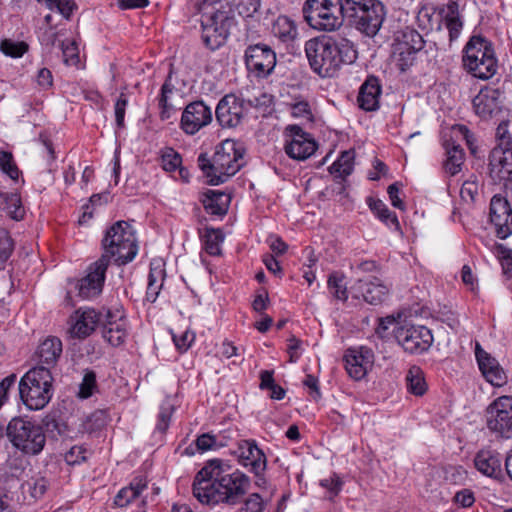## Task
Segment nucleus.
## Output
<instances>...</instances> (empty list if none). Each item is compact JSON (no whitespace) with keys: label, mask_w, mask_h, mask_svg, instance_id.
<instances>
[{"label":"nucleus","mask_w":512,"mask_h":512,"mask_svg":"<svg viewBox=\"0 0 512 512\" xmlns=\"http://www.w3.org/2000/svg\"><path fill=\"white\" fill-rule=\"evenodd\" d=\"M230 466L220 459H212L196 474L193 495L207 505L235 504L250 485L249 478L239 470L228 472Z\"/></svg>","instance_id":"f257e3e1"},{"label":"nucleus","mask_w":512,"mask_h":512,"mask_svg":"<svg viewBox=\"0 0 512 512\" xmlns=\"http://www.w3.org/2000/svg\"><path fill=\"white\" fill-rule=\"evenodd\" d=\"M304 50L313 72L323 78L335 76L343 65L351 64L357 58L352 42L337 41L330 36L309 39Z\"/></svg>","instance_id":"f03ea898"},{"label":"nucleus","mask_w":512,"mask_h":512,"mask_svg":"<svg viewBox=\"0 0 512 512\" xmlns=\"http://www.w3.org/2000/svg\"><path fill=\"white\" fill-rule=\"evenodd\" d=\"M244 154L245 149L241 143L226 139L216 146L211 159L206 153H201L197 163L207 182L217 186L226 182L245 165Z\"/></svg>","instance_id":"7ed1b4c3"},{"label":"nucleus","mask_w":512,"mask_h":512,"mask_svg":"<svg viewBox=\"0 0 512 512\" xmlns=\"http://www.w3.org/2000/svg\"><path fill=\"white\" fill-rule=\"evenodd\" d=\"M462 65L475 78H492L498 70L493 44L482 36H472L463 48Z\"/></svg>","instance_id":"20e7f679"},{"label":"nucleus","mask_w":512,"mask_h":512,"mask_svg":"<svg viewBox=\"0 0 512 512\" xmlns=\"http://www.w3.org/2000/svg\"><path fill=\"white\" fill-rule=\"evenodd\" d=\"M20 399L29 410H41L53 396V376L50 370L37 366L28 370L18 385Z\"/></svg>","instance_id":"39448f33"},{"label":"nucleus","mask_w":512,"mask_h":512,"mask_svg":"<svg viewBox=\"0 0 512 512\" xmlns=\"http://www.w3.org/2000/svg\"><path fill=\"white\" fill-rule=\"evenodd\" d=\"M102 246L104 253L101 257H106L109 262L113 259L117 265L131 262L138 252L135 233L126 221H117L106 231Z\"/></svg>","instance_id":"423d86ee"},{"label":"nucleus","mask_w":512,"mask_h":512,"mask_svg":"<svg viewBox=\"0 0 512 512\" xmlns=\"http://www.w3.org/2000/svg\"><path fill=\"white\" fill-rule=\"evenodd\" d=\"M497 145L489 157V174L495 183L503 182V189H511L512 182V133L509 123L501 122L496 129Z\"/></svg>","instance_id":"0eeeda50"},{"label":"nucleus","mask_w":512,"mask_h":512,"mask_svg":"<svg viewBox=\"0 0 512 512\" xmlns=\"http://www.w3.org/2000/svg\"><path fill=\"white\" fill-rule=\"evenodd\" d=\"M344 16L368 37H374L380 30L386 16L383 3L379 0H344Z\"/></svg>","instance_id":"6e6552de"},{"label":"nucleus","mask_w":512,"mask_h":512,"mask_svg":"<svg viewBox=\"0 0 512 512\" xmlns=\"http://www.w3.org/2000/svg\"><path fill=\"white\" fill-rule=\"evenodd\" d=\"M302 12L307 24L318 31L332 32L343 23L342 0H306Z\"/></svg>","instance_id":"1a4fd4ad"},{"label":"nucleus","mask_w":512,"mask_h":512,"mask_svg":"<svg viewBox=\"0 0 512 512\" xmlns=\"http://www.w3.org/2000/svg\"><path fill=\"white\" fill-rule=\"evenodd\" d=\"M7 437L13 447L28 456L40 454L46 444L43 428L34 421L13 418L7 425Z\"/></svg>","instance_id":"9d476101"},{"label":"nucleus","mask_w":512,"mask_h":512,"mask_svg":"<svg viewBox=\"0 0 512 512\" xmlns=\"http://www.w3.org/2000/svg\"><path fill=\"white\" fill-rule=\"evenodd\" d=\"M234 22L228 4L220 7H211L201 15V38L204 45L211 51L223 46L229 36L230 28Z\"/></svg>","instance_id":"9b49d317"},{"label":"nucleus","mask_w":512,"mask_h":512,"mask_svg":"<svg viewBox=\"0 0 512 512\" xmlns=\"http://www.w3.org/2000/svg\"><path fill=\"white\" fill-rule=\"evenodd\" d=\"M465 141L472 153H475L473 136L465 125H453L449 132V138L445 134L443 146L446 151V160L444 162L445 172L451 176L461 171L464 163V151L460 142Z\"/></svg>","instance_id":"f8f14e48"},{"label":"nucleus","mask_w":512,"mask_h":512,"mask_svg":"<svg viewBox=\"0 0 512 512\" xmlns=\"http://www.w3.org/2000/svg\"><path fill=\"white\" fill-rule=\"evenodd\" d=\"M251 109L250 100L230 93L219 100L215 108V117L222 128H236L245 122Z\"/></svg>","instance_id":"ddd939ff"},{"label":"nucleus","mask_w":512,"mask_h":512,"mask_svg":"<svg viewBox=\"0 0 512 512\" xmlns=\"http://www.w3.org/2000/svg\"><path fill=\"white\" fill-rule=\"evenodd\" d=\"M424 40L414 29L406 27L395 34L392 58L401 71L410 67L416 54L423 48Z\"/></svg>","instance_id":"4468645a"},{"label":"nucleus","mask_w":512,"mask_h":512,"mask_svg":"<svg viewBox=\"0 0 512 512\" xmlns=\"http://www.w3.org/2000/svg\"><path fill=\"white\" fill-rule=\"evenodd\" d=\"M397 343L410 354H422L433 344V334L424 325L403 323L397 325L394 330Z\"/></svg>","instance_id":"2eb2a0df"},{"label":"nucleus","mask_w":512,"mask_h":512,"mask_svg":"<svg viewBox=\"0 0 512 512\" xmlns=\"http://www.w3.org/2000/svg\"><path fill=\"white\" fill-rule=\"evenodd\" d=\"M487 427L498 436L512 438V397L501 396L494 400L487 409Z\"/></svg>","instance_id":"dca6fc26"},{"label":"nucleus","mask_w":512,"mask_h":512,"mask_svg":"<svg viewBox=\"0 0 512 512\" xmlns=\"http://www.w3.org/2000/svg\"><path fill=\"white\" fill-rule=\"evenodd\" d=\"M108 266L106 257H100L88 266L87 274L76 281L75 288L80 298L89 300L101 294Z\"/></svg>","instance_id":"f3484780"},{"label":"nucleus","mask_w":512,"mask_h":512,"mask_svg":"<svg viewBox=\"0 0 512 512\" xmlns=\"http://www.w3.org/2000/svg\"><path fill=\"white\" fill-rule=\"evenodd\" d=\"M213 112L204 101H193L184 108L179 127L184 134L193 136L211 124Z\"/></svg>","instance_id":"a211bd4d"},{"label":"nucleus","mask_w":512,"mask_h":512,"mask_svg":"<svg viewBox=\"0 0 512 512\" xmlns=\"http://www.w3.org/2000/svg\"><path fill=\"white\" fill-rule=\"evenodd\" d=\"M285 137V151L293 159L305 160L317 149L315 139L298 125H288L285 129Z\"/></svg>","instance_id":"6ab92c4d"},{"label":"nucleus","mask_w":512,"mask_h":512,"mask_svg":"<svg viewBox=\"0 0 512 512\" xmlns=\"http://www.w3.org/2000/svg\"><path fill=\"white\" fill-rule=\"evenodd\" d=\"M104 317L105 311L101 312L89 307L78 308L69 319V333L71 337L77 339L87 338L99 325H102Z\"/></svg>","instance_id":"aec40b11"},{"label":"nucleus","mask_w":512,"mask_h":512,"mask_svg":"<svg viewBox=\"0 0 512 512\" xmlns=\"http://www.w3.org/2000/svg\"><path fill=\"white\" fill-rule=\"evenodd\" d=\"M348 375L358 381L363 379L374 364V353L366 346L350 347L343 356Z\"/></svg>","instance_id":"412c9836"},{"label":"nucleus","mask_w":512,"mask_h":512,"mask_svg":"<svg viewBox=\"0 0 512 512\" xmlns=\"http://www.w3.org/2000/svg\"><path fill=\"white\" fill-rule=\"evenodd\" d=\"M489 215L498 238L506 239L512 235V208L502 194H494L492 197Z\"/></svg>","instance_id":"4be33fe9"},{"label":"nucleus","mask_w":512,"mask_h":512,"mask_svg":"<svg viewBox=\"0 0 512 512\" xmlns=\"http://www.w3.org/2000/svg\"><path fill=\"white\" fill-rule=\"evenodd\" d=\"M127 332V319L124 312L116 309L105 310L102 323V336L112 346L117 347L124 343Z\"/></svg>","instance_id":"5701e85b"},{"label":"nucleus","mask_w":512,"mask_h":512,"mask_svg":"<svg viewBox=\"0 0 512 512\" xmlns=\"http://www.w3.org/2000/svg\"><path fill=\"white\" fill-rule=\"evenodd\" d=\"M503 100L504 94L499 89L485 87L474 97L473 108L479 117L488 119L501 111Z\"/></svg>","instance_id":"b1692460"},{"label":"nucleus","mask_w":512,"mask_h":512,"mask_svg":"<svg viewBox=\"0 0 512 512\" xmlns=\"http://www.w3.org/2000/svg\"><path fill=\"white\" fill-rule=\"evenodd\" d=\"M356 297H362L365 302L371 305L382 303L389 292V288L383 281L375 276L358 278L352 286Z\"/></svg>","instance_id":"393cba45"},{"label":"nucleus","mask_w":512,"mask_h":512,"mask_svg":"<svg viewBox=\"0 0 512 512\" xmlns=\"http://www.w3.org/2000/svg\"><path fill=\"white\" fill-rule=\"evenodd\" d=\"M475 355L480 371L485 379L495 387H502L507 382V375L498 361L476 344Z\"/></svg>","instance_id":"a878e982"},{"label":"nucleus","mask_w":512,"mask_h":512,"mask_svg":"<svg viewBox=\"0 0 512 512\" xmlns=\"http://www.w3.org/2000/svg\"><path fill=\"white\" fill-rule=\"evenodd\" d=\"M161 167L172 175L176 180L184 183L189 182L190 173L182 166L181 155L172 147H164L159 152Z\"/></svg>","instance_id":"bb28decb"},{"label":"nucleus","mask_w":512,"mask_h":512,"mask_svg":"<svg viewBox=\"0 0 512 512\" xmlns=\"http://www.w3.org/2000/svg\"><path fill=\"white\" fill-rule=\"evenodd\" d=\"M381 95V86L376 77H368L361 85L357 102L359 107L366 111H374L379 107V97Z\"/></svg>","instance_id":"cd10ccee"},{"label":"nucleus","mask_w":512,"mask_h":512,"mask_svg":"<svg viewBox=\"0 0 512 512\" xmlns=\"http://www.w3.org/2000/svg\"><path fill=\"white\" fill-rule=\"evenodd\" d=\"M148 489V480L144 476L134 477L128 486L118 491L114 498V503L118 507H127L133 501L140 498L145 490Z\"/></svg>","instance_id":"c85d7f7f"},{"label":"nucleus","mask_w":512,"mask_h":512,"mask_svg":"<svg viewBox=\"0 0 512 512\" xmlns=\"http://www.w3.org/2000/svg\"><path fill=\"white\" fill-rule=\"evenodd\" d=\"M442 22L449 32L450 41L458 39L463 28V22L459 13V4L457 1L450 0L441 10Z\"/></svg>","instance_id":"c756f323"},{"label":"nucleus","mask_w":512,"mask_h":512,"mask_svg":"<svg viewBox=\"0 0 512 512\" xmlns=\"http://www.w3.org/2000/svg\"><path fill=\"white\" fill-rule=\"evenodd\" d=\"M231 194H203L201 203L211 217L222 219L231 204Z\"/></svg>","instance_id":"7c9ffc66"},{"label":"nucleus","mask_w":512,"mask_h":512,"mask_svg":"<svg viewBox=\"0 0 512 512\" xmlns=\"http://www.w3.org/2000/svg\"><path fill=\"white\" fill-rule=\"evenodd\" d=\"M203 250L210 256L222 255V244L225 234L221 228L205 227L199 230Z\"/></svg>","instance_id":"2f4dec72"},{"label":"nucleus","mask_w":512,"mask_h":512,"mask_svg":"<svg viewBox=\"0 0 512 512\" xmlns=\"http://www.w3.org/2000/svg\"><path fill=\"white\" fill-rule=\"evenodd\" d=\"M166 277L164 263L161 260H153L150 263V271L148 275V285L146 298L150 302H155L163 287Z\"/></svg>","instance_id":"473e14b6"},{"label":"nucleus","mask_w":512,"mask_h":512,"mask_svg":"<svg viewBox=\"0 0 512 512\" xmlns=\"http://www.w3.org/2000/svg\"><path fill=\"white\" fill-rule=\"evenodd\" d=\"M476 469L488 477H497L501 474V459L499 454L490 450H480L474 459Z\"/></svg>","instance_id":"72a5a7b5"},{"label":"nucleus","mask_w":512,"mask_h":512,"mask_svg":"<svg viewBox=\"0 0 512 512\" xmlns=\"http://www.w3.org/2000/svg\"><path fill=\"white\" fill-rule=\"evenodd\" d=\"M255 449L256 442L254 440H240L237 443V448L233 451L238 463L252 473H256Z\"/></svg>","instance_id":"f704fd0d"},{"label":"nucleus","mask_w":512,"mask_h":512,"mask_svg":"<svg viewBox=\"0 0 512 512\" xmlns=\"http://www.w3.org/2000/svg\"><path fill=\"white\" fill-rule=\"evenodd\" d=\"M271 32L284 43L291 42L298 36V28L295 21L287 16H279L273 22Z\"/></svg>","instance_id":"c9c22d12"},{"label":"nucleus","mask_w":512,"mask_h":512,"mask_svg":"<svg viewBox=\"0 0 512 512\" xmlns=\"http://www.w3.org/2000/svg\"><path fill=\"white\" fill-rule=\"evenodd\" d=\"M62 353V342L57 337H48L38 347L37 355L40 362L54 364Z\"/></svg>","instance_id":"e433bc0d"},{"label":"nucleus","mask_w":512,"mask_h":512,"mask_svg":"<svg viewBox=\"0 0 512 512\" xmlns=\"http://www.w3.org/2000/svg\"><path fill=\"white\" fill-rule=\"evenodd\" d=\"M0 208L11 219L19 221L25 215L20 194H0Z\"/></svg>","instance_id":"4c0bfd02"},{"label":"nucleus","mask_w":512,"mask_h":512,"mask_svg":"<svg viewBox=\"0 0 512 512\" xmlns=\"http://www.w3.org/2000/svg\"><path fill=\"white\" fill-rule=\"evenodd\" d=\"M369 208L374 215L389 227L395 230L400 229V224L395 213L391 212L388 207L379 199L370 196L366 200Z\"/></svg>","instance_id":"58836bf2"},{"label":"nucleus","mask_w":512,"mask_h":512,"mask_svg":"<svg viewBox=\"0 0 512 512\" xmlns=\"http://www.w3.org/2000/svg\"><path fill=\"white\" fill-rule=\"evenodd\" d=\"M355 154L348 150L341 153L338 159L330 166L329 171L335 179L345 180L354 169Z\"/></svg>","instance_id":"ea45409f"},{"label":"nucleus","mask_w":512,"mask_h":512,"mask_svg":"<svg viewBox=\"0 0 512 512\" xmlns=\"http://www.w3.org/2000/svg\"><path fill=\"white\" fill-rule=\"evenodd\" d=\"M259 389L268 392L272 400H282L286 396V390L278 385L274 379V370H262L259 374Z\"/></svg>","instance_id":"a19ab883"},{"label":"nucleus","mask_w":512,"mask_h":512,"mask_svg":"<svg viewBox=\"0 0 512 512\" xmlns=\"http://www.w3.org/2000/svg\"><path fill=\"white\" fill-rule=\"evenodd\" d=\"M407 390L415 396H422L427 391V383L423 370L419 366H411L406 375Z\"/></svg>","instance_id":"79ce46f5"},{"label":"nucleus","mask_w":512,"mask_h":512,"mask_svg":"<svg viewBox=\"0 0 512 512\" xmlns=\"http://www.w3.org/2000/svg\"><path fill=\"white\" fill-rule=\"evenodd\" d=\"M260 54H258V78L266 77L271 74L276 66V53L266 45L260 46Z\"/></svg>","instance_id":"37998d69"},{"label":"nucleus","mask_w":512,"mask_h":512,"mask_svg":"<svg viewBox=\"0 0 512 512\" xmlns=\"http://www.w3.org/2000/svg\"><path fill=\"white\" fill-rule=\"evenodd\" d=\"M174 91V85L172 84V73L170 72L165 82L161 87V93L159 96V107L160 118L162 120L169 119L171 117L172 106L168 103L169 95Z\"/></svg>","instance_id":"c03bdc74"},{"label":"nucleus","mask_w":512,"mask_h":512,"mask_svg":"<svg viewBox=\"0 0 512 512\" xmlns=\"http://www.w3.org/2000/svg\"><path fill=\"white\" fill-rule=\"evenodd\" d=\"M330 294L339 301L345 302L348 299V291L344 283V277L338 273H332L327 281Z\"/></svg>","instance_id":"a18cd8bd"},{"label":"nucleus","mask_w":512,"mask_h":512,"mask_svg":"<svg viewBox=\"0 0 512 512\" xmlns=\"http://www.w3.org/2000/svg\"><path fill=\"white\" fill-rule=\"evenodd\" d=\"M63 53V60L66 65L78 66L80 62L79 47L75 40L66 39L60 43Z\"/></svg>","instance_id":"49530a36"},{"label":"nucleus","mask_w":512,"mask_h":512,"mask_svg":"<svg viewBox=\"0 0 512 512\" xmlns=\"http://www.w3.org/2000/svg\"><path fill=\"white\" fill-rule=\"evenodd\" d=\"M175 407L170 398H166L159 410L158 421L156 424V430L164 433L168 429L171 421L172 414L174 413Z\"/></svg>","instance_id":"de8ad7c7"},{"label":"nucleus","mask_w":512,"mask_h":512,"mask_svg":"<svg viewBox=\"0 0 512 512\" xmlns=\"http://www.w3.org/2000/svg\"><path fill=\"white\" fill-rule=\"evenodd\" d=\"M269 304L268 294L265 292V296L258 293V332L265 333L273 325V318L262 312Z\"/></svg>","instance_id":"09e8293b"},{"label":"nucleus","mask_w":512,"mask_h":512,"mask_svg":"<svg viewBox=\"0 0 512 512\" xmlns=\"http://www.w3.org/2000/svg\"><path fill=\"white\" fill-rule=\"evenodd\" d=\"M39 3L44 4L48 9L56 10L64 18L69 19L72 15L76 4L73 0H37Z\"/></svg>","instance_id":"8fccbe9b"},{"label":"nucleus","mask_w":512,"mask_h":512,"mask_svg":"<svg viewBox=\"0 0 512 512\" xmlns=\"http://www.w3.org/2000/svg\"><path fill=\"white\" fill-rule=\"evenodd\" d=\"M0 50L6 56H10L12 58H19L27 52L28 44L24 41L4 39L0 44Z\"/></svg>","instance_id":"3c124183"},{"label":"nucleus","mask_w":512,"mask_h":512,"mask_svg":"<svg viewBox=\"0 0 512 512\" xmlns=\"http://www.w3.org/2000/svg\"><path fill=\"white\" fill-rule=\"evenodd\" d=\"M96 388V374L94 371L87 370L80 383L78 396L82 399H87L93 395Z\"/></svg>","instance_id":"603ef678"},{"label":"nucleus","mask_w":512,"mask_h":512,"mask_svg":"<svg viewBox=\"0 0 512 512\" xmlns=\"http://www.w3.org/2000/svg\"><path fill=\"white\" fill-rule=\"evenodd\" d=\"M0 168L12 180L18 179L20 171L14 162L12 153L7 151L0 153Z\"/></svg>","instance_id":"864d4df0"},{"label":"nucleus","mask_w":512,"mask_h":512,"mask_svg":"<svg viewBox=\"0 0 512 512\" xmlns=\"http://www.w3.org/2000/svg\"><path fill=\"white\" fill-rule=\"evenodd\" d=\"M13 252V241L8 232L0 228V262H5L9 259Z\"/></svg>","instance_id":"5fc2aeb1"},{"label":"nucleus","mask_w":512,"mask_h":512,"mask_svg":"<svg viewBox=\"0 0 512 512\" xmlns=\"http://www.w3.org/2000/svg\"><path fill=\"white\" fill-rule=\"evenodd\" d=\"M291 115L294 118L302 119L306 122L313 120V114L311 108L306 101H299L291 106Z\"/></svg>","instance_id":"6e6d98bb"},{"label":"nucleus","mask_w":512,"mask_h":512,"mask_svg":"<svg viewBox=\"0 0 512 512\" xmlns=\"http://www.w3.org/2000/svg\"><path fill=\"white\" fill-rule=\"evenodd\" d=\"M106 202H107L106 200L105 201L102 200L101 194H92L91 197L89 198V203L84 204L82 206L83 213L79 219V222L82 224V223H85L87 220L91 219L93 216L94 207H96L98 205H102Z\"/></svg>","instance_id":"4d7b16f0"},{"label":"nucleus","mask_w":512,"mask_h":512,"mask_svg":"<svg viewBox=\"0 0 512 512\" xmlns=\"http://www.w3.org/2000/svg\"><path fill=\"white\" fill-rule=\"evenodd\" d=\"M128 106V98L125 93H121L114 105L115 121L118 128L124 127L125 111Z\"/></svg>","instance_id":"13d9d810"},{"label":"nucleus","mask_w":512,"mask_h":512,"mask_svg":"<svg viewBox=\"0 0 512 512\" xmlns=\"http://www.w3.org/2000/svg\"><path fill=\"white\" fill-rule=\"evenodd\" d=\"M320 486L326 489L331 496H337L342 489L343 481L333 473L329 478L320 480Z\"/></svg>","instance_id":"bf43d9fd"},{"label":"nucleus","mask_w":512,"mask_h":512,"mask_svg":"<svg viewBox=\"0 0 512 512\" xmlns=\"http://www.w3.org/2000/svg\"><path fill=\"white\" fill-rule=\"evenodd\" d=\"M274 111V97L271 94L263 93L258 97V115L267 117Z\"/></svg>","instance_id":"052dcab7"},{"label":"nucleus","mask_w":512,"mask_h":512,"mask_svg":"<svg viewBox=\"0 0 512 512\" xmlns=\"http://www.w3.org/2000/svg\"><path fill=\"white\" fill-rule=\"evenodd\" d=\"M236 7L240 16L246 20H252L256 13V0H239Z\"/></svg>","instance_id":"680f3d73"},{"label":"nucleus","mask_w":512,"mask_h":512,"mask_svg":"<svg viewBox=\"0 0 512 512\" xmlns=\"http://www.w3.org/2000/svg\"><path fill=\"white\" fill-rule=\"evenodd\" d=\"M266 243L274 256L282 255L288 249V245L278 235H269L266 239Z\"/></svg>","instance_id":"e2e57ef3"},{"label":"nucleus","mask_w":512,"mask_h":512,"mask_svg":"<svg viewBox=\"0 0 512 512\" xmlns=\"http://www.w3.org/2000/svg\"><path fill=\"white\" fill-rule=\"evenodd\" d=\"M388 167L384 162L375 158L372 162V168L367 173V178L371 181H377L381 177L386 176Z\"/></svg>","instance_id":"0e129e2a"},{"label":"nucleus","mask_w":512,"mask_h":512,"mask_svg":"<svg viewBox=\"0 0 512 512\" xmlns=\"http://www.w3.org/2000/svg\"><path fill=\"white\" fill-rule=\"evenodd\" d=\"M86 452L82 446L75 445L65 454V460L68 464H79L86 460Z\"/></svg>","instance_id":"69168bd1"},{"label":"nucleus","mask_w":512,"mask_h":512,"mask_svg":"<svg viewBox=\"0 0 512 512\" xmlns=\"http://www.w3.org/2000/svg\"><path fill=\"white\" fill-rule=\"evenodd\" d=\"M194 339H195V335H194V333H192L190 331H185L180 336H176V335L173 336V341H174L176 347L178 348V350H180L182 352L187 351L191 347Z\"/></svg>","instance_id":"338daca9"},{"label":"nucleus","mask_w":512,"mask_h":512,"mask_svg":"<svg viewBox=\"0 0 512 512\" xmlns=\"http://www.w3.org/2000/svg\"><path fill=\"white\" fill-rule=\"evenodd\" d=\"M454 502L464 508L471 507L475 502L474 493L470 489H462L455 494Z\"/></svg>","instance_id":"774afa93"}]
</instances>
